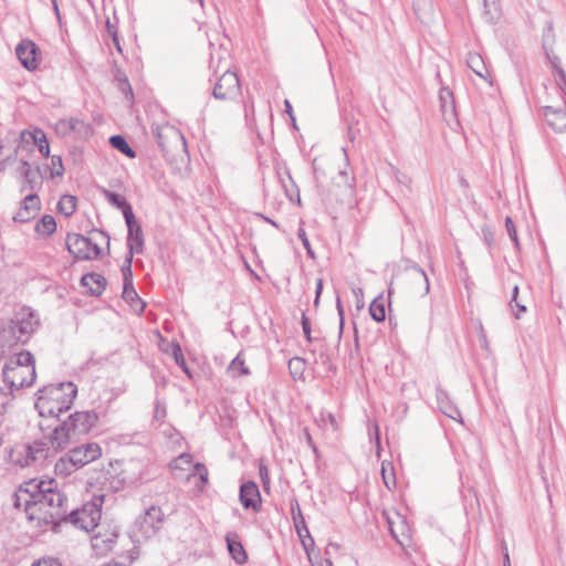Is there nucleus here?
Here are the masks:
<instances>
[{
    "label": "nucleus",
    "mask_w": 566,
    "mask_h": 566,
    "mask_svg": "<svg viewBox=\"0 0 566 566\" xmlns=\"http://www.w3.org/2000/svg\"><path fill=\"white\" fill-rule=\"evenodd\" d=\"M77 395V387L72 381L48 385L36 392L35 409L41 417H59L67 411Z\"/></svg>",
    "instance_id": "1"
},
{
    "label": "nucleus",
    "mask_w": 566,
    "mask_h": 566,
    "mask_svg": "<svg viewBox=\"0 0 566 566\" xmlns=\"http://www.w3.org/2000/svg\"><path fill=\"white\" fill-rule=\"evenodd\" d=\"M98 417L94 411H76L56 426L50 434V443L54 450H63L86 434L97 422Z\"/></svg>",
    "instance_id": "2"
},
{
    "label": "nucleus",
    "mask_w": 566,
    "mask_h": 566,
    "mask_svg": "<svg viewBox=\"0 0 566 566\" xmlns=\"http://www.w3.org/2000/svg\"><path fill=\"white\" fill-rule=\"evenodd\" d=\"M2 375L11 392L30 387L36 377L33 355L20 352L10 357L3 366Z\"/></svg>",
    "instance_id": "3"
},
{
    "label": "nucleus",
    "mask_w": 566,
    "mask_h": 566,
    "mask_svg": "<svg viewBox=\"0 0 566 566\" xmlns=\"http://www.w3.org/2000/svg\"><path fill=\"white\" fill-rule=\"evenodd\" d=\"M39 324V317L35 312L29 307H22L11 318L8 327L4 328V337L9 342L24 344L38 328Z\"/></svg>",
    "instance_id": "4"
},
{
    "label": "nucleus",
    "mask_w": 566,
    "mask_h": 566,
    "mask_svg": "<svg viewBox=\"0 0 566 566\" xmlns=\"http://www.w3.org/2000/svg\"><path fill=\"white\" fill-rule=\"evenodd\" d=\"M101 455L102 449L97 443H84L71 449L64 457L60 459L55 468L62 473L70 474L72 471L95 461Z\"/></svg>",
    "instance_id": "5"
},
{
    "label": "nucleus",
    "mask_w": 566,
    "mask_h": 566,
    "mask_svg": "<svg viewBox=\"0 0 566 566\" xmlns=\"http://www.w3.org/2000/svg\"><path fill=\"white\" fill-rule=\"evenodd\" d=\"M102 502V497L94 499L85 503L81 509L72 511L65 520L77 528L91 532L98 525V521L101 520Z\"/></svg>",
    "instance_id": "6"
},
{
    "label": "nucleus",
    "mask_w": 566,
    "mask_h": 566,
    "mask_svg": "<svg viewBox=\"0 0 566 566\" xmlns=\"http://www.w3.org/2000/svg\"><path fill=\"white\" fill-rule=\"evenodd\" d=\"M46 488V492L49 491V496L45 502V510L42 514V521L45 523L54 522L55 520H65L66 510L63 507L64 495L56 489V483L54 480L48 481L44 484Z\"/></svg>",
    "instance_id": "7"
},
{
    "label": "nucleus",
    "mask_w": 566,
    "mask_h": 566,
    "mask_svg": "<svg viewBox=\"0 0 566 566\" xmlns=\"http://www.w3.org/2000/svg\"><path fill=\"white\" fill-rule=\"evenodd\" d=\"M65 243L69 252L77 260H95L101 254L96 243L78 233L67 234Z\"/></svg>",
    "instance_id": "8"
},
{
    "label": "nucleus",
    "mask_w": 566,
    "mask_h": 566,
    "mask_svg": "<svg viewBox=\"0 0 566 566\" xmlns=\"http://www.w3.org/2000/svg\"><path fill=\"white\" fill-rule=\"evenodd\" d=\"M239 93L240 82L237 74L226 70L213 86V97L221 101L233 99Z\"/></svg>",
    "instance_id": "9"
},
{
    "label": "nucleus",
    "mask_w": 566,
    "mask_h": 566,
    "mask_svg": "<svg viewBox=\"0 0 566 566\" xmlns=\"http://www.w3.org/2000/svg\"><path fill=\"white\" fill-rule=\"evenodd\" d=\"M156 138L159 147L165 154H170L178 149L184 150L186 148V142L182 134L171 126L158 128Z\"/></svg>",
    "instance_id": "10"
},
{
    "label": "nucleus",
    "mask_w": 566,
    "mask_h": 566,
    "mask_svg": "<svg viewBox=\"0 0 566 566\" xmlns=\"http://www.w3.org/2000/svg\"><path fill=\"white\" fill-rule=\"evenodd\" d=\"M50 441L45 442L42 440H36L30 444L23 446L25 459L14 457L15 464L21 468H25L46 459L50 452Z\"/></svg>",
    "instance_id": "11"
},
{
    "label": "nucleus",
    "mask_w": 566,
    "mask_h": 566,
    "mask_svg": "<svg viewBox=\"0 0 566 566\" xmlns=\"http://www.w3.org/2000/svg\"><path fill=\"white\" fill-rule=\"evenodd\" d=\"M48 481L32 479L21 484L14 493V506L17 509L24 507L31 500L45 489Z\"/></svg>",
    "instance_id": "12"
},
{
    "label": "nucleus",
    "mask_w": 566,
    "mask_h": 566,
    "mask_svg": "<svg viewBox=\"0 0 566 566\" xmlns=\"http://www.w3.org/2000/svg\"><path fill=\"white\" fill-rule=\"evenodd\" d=\"M385 511V516L388 523V528L400 546H405L409 542V527L403 518L397 511L388 513Z\"/></svg>",
    "instance_id": "13"
},
{
    "label": "nucleus",
    "mask_w": 566,
    "mask_h": 566,
    "mask_svg": "<svg viewBox=\"0 0 566 566\" xmlns=\"http://www.w3.org/2000/svg\"><path fill=\"white\" fill-rule=\"evenodd\" d=\"M38 50L39 48L31 40H22L15 48V54L21 64L29 71L38 67Z\"/></svg>",
    "instance_id": "14"
},
{
    "label": "nucleus",
    "mask_w": 566,
    "mask_h": 566,
    "mask_svg": "<svg viewBox=\"0 0 566 566\" xmlns=\"http://www.w3.org/2000/svg\"><path fill=\"white\" fill-rule=\"evenodd\" d=\"M128 233H127V247L128 253L140 254L144 251V234L143 229L139 222L136 220L135 214H133V219L125 220Z\"/></svg>",
    "instance_id": "15"
},
{
    "label": "nucleus",
    "mask_w": 566,
    "mask_h": 566,
    "mask_svg": "<svg viewBox=\"0 0 566 566\" xmlns=\"http://www.w3.org/2000/svg\"><path fill=\"white\" fill-rule=\"evenodd\" d=\"M408 281L412 292L421 297L430 291V283L426 272L418 265L407 269Z\"/></svg>",
    "instance_id": "16"
},
{
    "label": "nucleus",
    "mask_w": 566,
    "mask_h": 566,
    "mask_svg": "<svg viewBox=\"0 0 566 566\" xmlns=\"http://www.w3.org/2000/svg\"><path fill=\"white\" fill-rule=\"evenodd\" d=\"M41 202L35 193H29L21 202V207L14 214L13 220L17 222H29L34 219L40 211Z\"/></svg>",
    "instance_id": "17"
},
{
    "label": "nucleus",
    "mask_w": 566,
    "mask_h": 566,
    "mask_svg": "<svg viewBox=\"0 0 566 566\" xmlns=\"http://www.w3.org/2000/svg\"><path fill=\"white\" fill-rule=\"evenodd\" d=\"M239 497L244 509H252L254 512L261 510V494L253 481H248L240 486Z\"/></svg>",
    "instance_id": "18"
},
{
    "label": "nucleus",
    "mask_w": 566,
    "mask_h": 566,
    "mask_svg": "<svg viewBox=\"0 0 566 566\" xmlns=\"http://www.w3.org/2000/svg\"><path fill=\"white\" fill-rule=\"evenodd\" d=\"M543 114L545 116L546 122L554 130H566V111H564L563 108L545 106L543 108Z\"/></svg>",
    "instance_id": "19"
},
{
    "label": "nucleus",
    "mask_w": 566,
    "mask_h": 566,
    "mask_svg": "<svg viewBox=\"0 0 566 566\" xmlns=\"http://www.w3.org/2000/svg\"><path fill=\"white\" fill-rule=\"evenodd\" d=\"M437 401L440 410L449 418L462 422L460 410L450 400L448 392L441 388L437 389Z\"/></svg>",
    "instance_id": "20"
},
{
    "label": "nucleus",
    "mask_w": 566,
    "mask_h": 566,
    "mask_svg": "<svg viewBox=\"0 0 566 566\" xmlns=\"http://www.w3.org/2000/svg\"><path fill=\"white\" fill-rule=\"evenodd\" d=\"M164 522V513L159 506H150L140 517L142 527H147L151 532H156Z\"/></svg>",
    "instance_id": "21"
},
{
    "label": "nucleus",
    "mask_w": 566,
    "mask_h": 566,
    "mask_svg": "<svg viewBox=\"0 0 566 566\" xmlns=\"http://www.w3.org/2000/svg\"><path fill=\"white\" fill-rule=\"evenodd\" d=\"M49 496V491L46 492V488L40 492L36 497L30 501L23 509L25 513L29 515L30 520L38 518L42 520L43 511L45 510V502Z\"/></svg>",
    "instance_id": "22"
},
{
    "label": "nucleus",
    "mask_w": 566,
    "mask_h": 566,
    "mask_svg": "<svg viewBox=\"0 0 566 566\" xmlns=\"http://www.w3.org/2000/svg\"><path fill=\"white\" fill-rule=\"evenodd\" d=\"M22 140L29 143L30 140L33 145L38 146L39 151L48 157L50 154V146L46 139L45 134L41 129H35L34 132H22L21 133Z\"/></svg>",
    "instance_id": "23"
},
{
    "label": "nucleus",
    "mask_w": 566,
    "mask_h": 566,
    "mask_svg": "<svg viewBox=\"0 0 566 566\" xmlns=\"http://www.w3.org/2000/svg\"><path fill=\"white\" fill-rule=\"evenodd\" d=\"M103 195L108 203L122 210L125 220L133 219V208L124 197L107 189L103 190Z\"/></svg>",
    "instance_id": "24"
},
{
    "label": "nucleus",
    "mask_w": 566,
    "mask_h": 566,
    "mask_svg": "<svg viewBox=\"0 0 566 566\" xmlns=\"http://www.w3.org/2000/svg\"><path fill=\"white\" fill-rule=\"evenodd\" d=\"M81 282L88 287L92 295L98 296L106 287V279L98 273H87L82 276Z\"/></svg>",
    "instance_id": "25"
},
{
    "label": "nucleus",
    "mask_w": 566,
    "mask_h": 566,
    "mask_svg": "<svg viewBox=\"0 0 566 566\" xmlns=\"http://www.w3.org/2000/svg\"><path fill=\"white\" fill-rule=\"evenodd\" d=\"M17 171L23 179L22 191L33 190L36 185L38 172L32 169L31 165L27 160H21Z\"/></svg>",
    "instance_id": "26"
},
{
    "label": "nucleus",
    "mask_w": 566,
    "mask_h": 566,
    "mask_svg": "<svg viewBox=\"0 0 566 566\" xmlns=\"http://www.w3.org/2000/svg\"><path fill=\"white\" fill-rule=\"evenodd\" d=\"M228 551L231 557L238 563L243 564L248 559V555L237 535L228 534L226 537Z\"/></svg>",
    "instance_id": "27"
},
{
    "label": "nucleus",
    "mask_w": 566,
    "mask_h": 566,
    "mask_svg": "<svg viewBox=\"0 0 566 566\" xmlns=\"http://www.w3.org/2000/svg\"><path fill=\"white\" fill-rule=\"evenodd\" d=\"M467 64L478 76L484 80L488 78L489 71L484 60L479 53L470 52L467 57Z\"/></svg>",
    "instance_id": "28"
},
{
    "label": "nucleus",
    "mask_w": 566,
    "mask_h": 566,
    "mask_svg": "<svg viewBox=\"0 0 566 566\" xmlns=\"http://www.w3.org/2000/svg\"><path fill=\"white\" fill-rule=\"evenodd\" d=\"M413 11L421 22H428L433 13L432 0H413Z\"/></svg>",
    "instance_id": "29"
},
{
    "label": "nucleus",
    "mask_w": 566,
    "mask_h": 566,
    "mask_svg": "<svg viewBox=\"0 0 566 566\" xmlns=\"http://www.w3.org/2000/svg\"><path fill=\"white\" fill-rule=\"evenodd\" d=\"M123 298L128 302L136 311L143 312L145 308V303L138 296L133 284L125 285L123 289Z\"/></svg>",
    "instance_id": "30"
},
{
    "label": "nucleus",
    "mask_w": 566,
    "mask_h": 566,
    "mask_svg": "<svg viewBox=\"0 0 566 566\" xmlns=\"http://www.w3.org/2000/svg\"><path fill=\"white\" fill-rule=\"evenodd\" d=\"M76 197L64 195L57 202V210L65 217L72 216L76 210Z\"/></svg>",
    "instance_id": "31"
},
{
    "label": "nucleus",
    "mask_w": 566,
    "mask_h": 566,
    "mask_svg": "<svg viewBox=\"0 0 566 566\" xmlns=\"http://www.w3.org/2000/svg\"><path fill=\"white\" fill-rule=\"evenodd\" d=\"M109 143L115 149L126 155L127 157H136L135 150L128 145L127 140L123 136L114 135L109 138Z\"/></svg>",
    "instance_id": "32"
},
{
    "label": "nucleus",
    "mask_w": 566,
    "mask_h": 566,
    "mask_svg": "<svg viewBox=\"0 0 566 566\" xmlns=\"http://www.w3.org/2000/svg\"><path fill=\"white\" fill-rule=\"evenodd\" d=\"M61 125H67L70 132H76L81 136H87L91 133L90 125L78 118L61 119Z\"/></svg>",
    "instance_id": "33"
},
{
    "label": "nucleus",
    "mask_w": 566,
    "mask_h": 566,
    "mask_svg": "<svg viewBox=\"0 0 566 566\" xmlns=\"http://www.w3.org/2000/svg\"><path fill=\"white\" fill-rule=\"evenodd\" d=\"M56 230V222L50 214H45L35 226V231L40 234L50 235Z\"/></svg>",
    "instance_id": "34"
},
{
    "label": "nucleus",
    "mask_w": 566,
    "mask_h": 566,
    "mask_svg": "<svg viewBox=\"0 0 566 566\" xmlns=\"http://www.w3.org/2000/svg\"><path fill=\"white\" fill-rule=\"evenodd\" d=\"M290 504H291L292 520H293L294 525L301 536L302 535L301 527L306 530L304 516L302 514L298 501L296 499H292Z\"/></svg>",
    "instance_id": "35"
},
{
    "label": "nucleus",
    "mask_w": 566,
    "mask_h": 566,
    "mask_svg": "<svg viewBox=\"0 0 566 566\" xmlns=\"http://www.w3.org/2000/svg\"><path fill=\"white\" fill-rule=\"evenodd\" d=\"M440 102H441V109L444 114L450 112L451 114L454 113V102H453V94L448 87H443L440 90L439 95Z\"/></svg>",
    "instance_id": "36"
},
{
    "label": "nucleus",
    "mask_w": 566,
    "mask_h": 566,
    "mask_svg": "<svg viewBox=\"0 0 566 566\" xmlns=\"http://www.w3.org/2000/svg\"><path fill=\"white\" fill-rule=\"evenodd\" d=\"M228 370L232 374V376H243L249 375L250 370L244 366V359L239 354L229 365Z\"/></svg>",
    "instance_id": "37"
},
{
    "label": "nucleus",
    "mask_w": 566,
    "mask_h": 566,
    "mask_svg": "<svg viewBox=\"0 0 566 566\" xmlns=\"http://www.w3.org/2000/svg\"><path fill=\"white\" fill-rule=\"evenodd\" d=\"M370 316L376 322H382L386 318L385 304L382 301L374 300L369 306Z\"/></svg>",
    "instance_id": "38"
},
{
    "label": "nucleus",
    "mask_w": 566,
    "mask_h": 566,
    "mask_svg": "<svg viewBox=\"0 0 566 566\" xmlns=\"http://www.w3.org/2000/svg\"><path fill=\"white\" fill-rule=\"evenodd\" d=\"M484 17L488 22L495 20V14L499 12V0H483Z\"/></svg>",
    "instance_id": "39"
},
{
    "label": "nucleus",
    "mask_w": 566,
    "mask_h": 566,
    "mask_svg": "<svg viewBox=\"0 0 566 566\" xmlns=\"http://www.w3.org/2000/svg\"><path fill=\"white\" fill-rule=\"evenodd\" d=\"M381 475H382L384 483L386 484V486L388 489H391L392 486L396 485V478L392 472V467L389 462H382Z\"/></svg>",
    "instance_id": "40"
},
{
    "label": "nucleus",
    "mask_w": 566,
    "mask_h": 566,
    "mask_svg": "<svg viewBox=\"0 0 566 566\" xmlns=\"http://www.w3.org/2000/svg\"><path fill=\"white\" fill-rule=\"evenodd\" d=\"M132 253H127L125 261L122 265V273L124 276V284L130 285L133 284V272H132V262H133Z\"/></svg>",
    "instance_id": "41"
},
{
    "label": "nucleus",
    "mask_w": 566,
    "mask_h": 566,
    "mask_svg": "<svg viewBox=\"0 0 566 566\" xmlns=\"http://www.w3.org/2000/svg\"><path fill=\"white\" fill-rule=\"evenodd\" d=\"M191 461L192 457L189 453H182L170 463V468L172 470H186L191 465Z\"/></svg>",
    "instance_id": "42"
},
{
    "label": "nucleus",
    "mask_w": 566,
    "mask_h": 566,
    "mask_svg": "<svg viewBox=\"0 0 566 566\" xmlns=\"http://www.w3.org/2000/svg\"><path fill=\"white\" fill-rule=\"evenodd\" d=\"M259 475L263 485V489L265 492H269L270 490V474L269 469L264 463H260L259 465Z\"/></svg>",
    "instance_id": "43"
},
{
    "label": "nucleus",
    "mask_w": 566,
    "mask_h": 566,
    "mask_svg": "<svg viewBox=\"0 0 566 566\" xmlns=\"http://www.w3.org/2000/svg\"><path fill=\"white\" fill-rule=\"evenodd\" d=\"M505 228L511 240L515 243L516 247H518L516 228L513 220L510 217L505 219Z\"/></svg>",
    "instance_id": "44"
},
{
    "label": "nucleus",
    "mask_w": 566,
    "mask_h": 566,
    "mask_svg": "<svg viewBox=\"0 0 566 566\" xmlns=\"http://www.w3.org/2000/svg\"><path fill=\"white\" fill-rule=\"evenodd\" d=\"M118 90L127 97L133 98V90L127 77L118 80Z\"/></svg>",
    "instance_id": "45"
},
{
    "label": "nucleus",
    "mask_w": 566,
    "mask_h": 566,
    "mask_svg": "<svg viewBox=\"0 0 566 566\" xmlns=\"http://www.w3.org/2000/svg\"><path fill=\"white\" fill-rule=\"evenodd\" d=\"M52 175L53 176H62L64 172L62 158L60 156H52Z\"/></svg>",
    "instance_id": "46"
},
{
    "label": "nucleus",
    "mask_w": 566,
    "mask_h": 566,
    "mask_svg": "<svg viewBox=\"0 0 566 566\" xmlns=\"http://www.w3.org/2000/svg\"><path fill=\"white\" fill-rule=\"evenodd\" d=\"M11 399V396L6 390L0 389V416L6 412Z\"/></svg>",
    "instance_id": "47"
},
{
    "label": "nucleus",
    "mask_w": 566,
    "mask_h": 566,
    "mask_svg": "<svg viewBox=\"0 0 566 566\" xmlns=\"http://www.w3.org/2000/svg\"><path fill=\"white\" fill-rule=\"evenodd\" d=\"M172 354H174V358H175L176 363H177L178 365H180V366L184 368V370H185V371H187V373H188V369H187V368H186V366H185V364H186V363H185V358H184V355H182L181 348H180V346H179L178 344H176V345L174 346Z\"/></svg>",
    "instance_id": "48"
},
{
    "label": "nucleus",
    "mask_w": 566,
    "mask_h": 566,
    "mask_svg": "<svg viewBox=\"0 0 566 566\" xmlns=\"http://www.w3.org/2000/svg\"><path fill=\"white\" fill-rule=\"evenodd\" d=\"M297 235L300 240L302 241L303 247L306 249V252L310 256H313V251L308 241V238L306 235V232L303 228L298 229Z\"/></svg>",
    "instance_id": "49"
},
{
    "label": "nucleus",
    "mask_w": 566,
    "mask_h": 566,
    "mask_svg": "<svg viewBox=\"0 0 566 566\" xmlns=\"http://www.w3.org/2000/svg\"><path fill=\"white\" fill-rule=\"evenodd\" d=\"M115 537H117L116 533H112L111 536L107 537V538H103L102 535L98 533L93 538V546L94 547H98L99 546V542H102V543H113L115 541Z\"/></svg>",
    "instance_id": "50"
},
{
    "label": "nucleus",
    "mask_w": 566,
    "mask_h": 566,
    "mask_svg": "<svg viewBox=\"0 0 566 566\" xmlns=\"http://www.w3.org/2000/svg\"><path fill=\"white\" fill-rule=\"evenodd\" d=\"M302 328H303V332H304V335H305L306 339L308 342H312L311 324H310V319L307 318L305 313L302 314Z\"/></svg>",
    "instance_id": "51"
},
{
    "label": "nucleus",
    "mask_w": 566,
    "mask_h": 566,
    "mask_svg": "<svg viewBox=\"0 0 566 566\" xmlns=\"http://www.w3.org/2000/svg\"><path fill=\"white\" fill-rule=\"evenodd\" d=\"M32 566H62V565L59 559L49 557V558H42V559L38 560Z\"/></svg>",
    "instance_id": "52"
},
{
    "label": "nucleus",
    "mask_w": 566,
    "mask_h": 566,
    "mask_svg": "<svg viewBox=\"0 0 566 566\" xmlns=\"http://www.w3.org/2000/svg\"><path fill=\"white\" fill-rule=\"evenodd\" d=\"M195 471L200 475V480L203 483L208 482V470L202 463H196L195 464Z\"/></svg>",
    "instance_id": "53"
},
{
    "label": "nucleus",
    "mask_w": 566,
    "mask_h": 566,
    "mask_svg": "<svg viewBox=\"0 0 566 566\" xmlns=\"http://www.w3.org/2000/svg\"><path fill=\"white\" fill-rule=\"evenodd\" d=\"M517 296H518V286L517 285H514L513 287V291H512V298H511V303H515L517 308H518V312L520 313H523L526 311V306L525 305H522L517 302Z\"/></svg>",
    "instance_id": "54"
},
{
    "label": "nucleus",
    "mask_w": 566,
    "mask_h": 566,
    "mask_svg": "<svg viewBox=\"0 0 566 566\" xmlns=\"http://www.w3.org/2000/svg\"><path fill=\"white\" fill-rule=\"evenodd\" d=\"M14 457L19 458V459H25V452L23 450V446L17 447L15 449H13L10 454L11 462L15 464Z\"/></svg>",
    "instance_id": "55"
},
{
    "label": "nucleus",
    "mask_w": 566,
    "mask_h": 566,
    "mask_svg": "<svg viewBox=\"0 0 566 566\" xmlns=\"http://www.w3.org/2000/svg\"><path fill=\"white\" fill-rule=\"evenodd\" d=\"M322 291H323V280L321 277H318V279H316L315 300H314L315 306H318Z\"/></svg>",
    "instance_id": "56"
},
{
    "label": "nucleus",
    "mask_w": 566,
    "mask_h": 566,
    "mask_svg": "<svg viewBox=\"0 0 566 566\" xmlns=\"http://www.w3.org/2000/svg\"><path fill=\"white\" fill-rule=\"evenodd\" d=\"M547 57L551 61V64L553 66V69L556 71V73L558 72V67H560L559 65V59L557 56H553L551 57V55L547 53Z\"/></svg>",
    "instance_id": "57"
},
{
    "label": "nucleus",
    "mask_w": 566,
    "mask_h": 566,
    "mask_svg": "<svg viewBox=\"0 0 566 566\" xmlns=\"http://www.w3.org/2000/svg\"><path fill=\"white\" fill-rule=\"evenodd\" d=\"M557 76H558V85L563 84L566 82V73L565 71L562 69V67H558V72H557Z\"/></svg>",
    "instance_id": "58"
},
{
    "label": "nucleus",
    "mask_w": 566,
    "mask_h": 566,
    "mask_svg": "<svg viewBox=\"0 0 566 566\" xmlns=\"http://www.w3.org/2000/svg\"><path fill=\"white\" fill-rule=\"evenodd\" d=\"M284 106H285V112L289 114V116L291 117V119L294 122V120H295V118H294V116H293L292 105H291V103H290V101H289V99H285V101H284Z\"/></svg>",
    "instance_id": "59"
},
{
    "label": "nucleus",
    "mask_w": 566,
    "mask_h": 566,
    "mask_svg": "<svg viewBox=\"0 0 566 566\" xmlns=\"http://www.w3.org/2000/svg\"><path fill=\"white\" fill-rule=\"evenodd\" d=\"M302 365H303V360H302V359H300V358H297V357H295V358H293V359H291V360L289 361V367H290V369H291V370H292L295 366H302Z\"/></svg>",
    "instance_id": "60"
},
{
    "label": "nucleus",
    "mask_w": 566,
    "mask_h": 566,
    "mask_svg": "<svg viewBox=\"0 0 566 566\" xmlns=\"http://www.w3.org/2000/svg\"><path fill=\"white\" fill-rule=\"evenodd\" d=\"M304 431H305V436H306V441L308 442V444H310V447L313 449V451H314L315 453H317V448H316V447H315V444L313 443V440H312V437H311V434H310L308 430H307V429H305Z\"/></svg>",
    "instance_id": "61"
},
{
    "label": "nucleus",
    "mask_w": 566,
    "mask_h": 566,
    "mask_svg": "<svg viewBox=\"0 0 566 566\" xmlns=\"http://www.w3.org/2000/svg\"><path fill=\"white\" fill-rule=\"evenodd\" d=\"M337 311H338V314L340 316V323H339V327H340V331L343 329V307H342V303H340V300L339 297H337Z\"/></svg>",
    "instance_id": "62"
},
{
    "label": "nucleus",
    "mask_w": 566,
    "mask_h": 566,
    "mask_svg": "<svg viewBox=\"0 0 566 566\" xmlns=\"http://www.w3.org/2000/svg\"><path fill=\"white\" fill-rule=\"evenodd\" d=\"M56 129H57L59 132H61L62 134H69V133H71V132L69 130V128H67V125H65V126H64V125H61V120H59V122H57V124H56Z\"/></svg>",
    "instance_id": "63"
},
{
    "label": "nucleus",
    "mask_w": 566,
    "mask_h": 566,
    "mask_svg": "<svg viewBox=\"0 0 566 566\" xmlns=\"http://www.w3.org/2000/svg\"><path fill=\"white\" fill-rule=\"evenodd\" d=\"M339 176H340L342 178H344V182H345L347 186L353 187V182H352V181H349V179H348V177H347V171H346V170H340V171H339Z\"/></svg>",
    "instance_id": "64"
}]
</instances>
